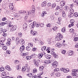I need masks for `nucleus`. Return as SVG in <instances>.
Wrapping results in <instances>:
<instances>
[{"label":"nucleus","mask_w":78,"mask_h":78,"mask_svg":"<svg viewBox=\"0 0 78 78\" xmlns=\"http://www.w3.org/2000/svg\"><path fill=\"white\" fill-rule=\"evenodd\" d=\"M69 71V69L64 68L63 72H64V73H67V72H68Z\"/></svg>","instance_id":"20"},{"label":"nucleus","mask_w":78,"mask_h":78,"mask_svg":"<svg viewBox=\"0 0 78 78\" xmlns=\"http://www.w3.org/2000/svg\"><path fill=\"white\" fill-rule=\"evenodd\" d=\"M7 45H8V46H9L11 44V43H10V41H8L6 43Z\"/></svg>","instance_id":"46"},{"label":"nucleus","mask_w":78,"mask_h":78,"mask_svg":"<svg viewBox=\"0 0 78 78\" xmlns=\"http://www.w3.org/2000/svg\"><path fill=\"white\" fill-rule=\"evenodd\" d=\"M56 76H61V74L57 72L55 74Z\"/></svg>","instance_id":"32"},{"label":"nucleus","mask_w":78,"mask_h":78,"mask_svg":"<svg viewBox=\"0 0 78 78\" xmlns=\"http://www.w3.org/2000/svg\"><path fill=\"white\" fill-rule=\"evenodd\" d=\"M19 62V61L18 60H16L14 62V63L15 64H18Z\"/></svg>","instance_id":"49"},{"label":"nucleus","mask_w":78,"mask_h":78,"mask_svg":"<svg viewBox=\"0 0 78 78\" xmlns=\"http://www.w3.org/2000/svg\"><path fill=\"white\" fill-rule=\"evenodd\" d=\"M46 12L45 11H43L42 13L41 14V16L42 17H44V16H45L46 14Z\"/></svg>","instance_id":"25"},{"label":"nucleus","mask_w":78,"mask_h":78,"mask_svg":"<svg viewBox=\"0 0 78 78\" xmlns=\"http://www.w3.org/2000/svg\"><path fill=\"white\" fill-rule=\"evenodd\" d=\"M6 53L8 54H9H9L11 53V51H10V50H7L6 51Z\"/></svg>","instance_id":"60"},{"label":"nucleus","mask_w":78,"mask_h":78,"mask_svg":"<svg viewBox=\"0 0 78 78\" xmlns=\"http://www.w3.org/2000/svg\"><path fill=\"white\" fill-rule=\"evenodd\" d=\"M64 8L65 9H66V10H67V9H69V7L67 6H65L64 7Z\"/></svg>","instance_id":"61"},{"label":"nucleus","mask_w":78,"mask_h":78,"mask_svg":"<svg viewBox=\"0 0 78 78\" xmlns=\"http://www.w3.org/2000/svg\"><path fill=\"white\" fill-rule=\"evenodd\" d=\"M20 55L21 56H27L28 55V53L27 52L25 53H24L23 52H21L20 53Z\"/></svg>","instance_id":"11"},{"label":"nucleus","mask_w":78,"mask_h":78,"mask_svg":"<svg viewBox=\"0 0 78 78\" xmlns=\"http://www.w3.org/2000/svg\"><path fill=\"white\" fill-rule=\"evenodd\" d=\"M62 38H61L59 37H57L55 38V40L56 41H60V40L62 39Z\"/></svg>","instance_id":"18"},{"label":"nucleus","mask_w":78,"mask_h":78,"mask_svg":"<svg viewBox=\"0 0 78 78\" xmlns=\"http://www.w3.org/2000/svg\"><path fill=\"white\" fill-rule=\"evenodd\" d=\"M71 24H69V27H71L72 26H73L74 24L73 23H70Z\"/></svg>","instance_id":"58"},{"label":"nucleus","mask_w":78,"mask_h":78,"mask_svg":"<svg viewBox=\"0 0 78 78\" xmlns=\"http://www.w3.org/2000/svg\"><path fill=\"white\" fill-rule=\"evenodd\" d=\"M27 75L29 77H32L33 76V75H32V73H28L27 74Z\"/></svg>","instance_id":"30"},{"label":"nucleus","mask_w":78,"mask_h":78,"mask_svg":"<svg viewBox=\"0 0 78 78\" xmlns=\"http://www.w3.org/2000/svg\"><path fill=\"white\" fill-rule=\"evenodd\" d=\"M50 49V47L48 48L47 49V51L48 53H50V51H49Z\"/></svg>","instance_id":"55"},{"label":"nucleus","mask_w":78,"mask_h":78,"mask_svg":"<svg viewBox=\"0 0 78 78\" xmlns=\"http://www.w3.org/2000/svg\"><path fill=\"white\" fill-rule=\"evenodd\" d=\"M51 24L49 23H48L46 25V27H51Z\"/></svg>","instance_id":"54"},{"label":"nucleus","mask_w":78,"mask_h":78,"mask_svg":"<svg viewBox=\"0 0 78 78\" xmlns=\"http://www.w3.org/2000/svg\"><path fill=\"white\" fill-rule=\"evenodd\" d=\"M55 46L57 47H58V48H60L62 46V44L61 43H57L56 44H55Z\"/></svg>","instance_id":"10"},{"label":"nucleus","mask_w":78,"mask_h":78,"mask_svg":"<svg viewBox=\"0 0 78 78\" xmlns=\"http://www.w3.org/2000/svg\"><path fill=\"white\" fill-rule=\"evenodd\" d=\"M16 45H18L19 44V42L21 44H23L25 41H23V39H21L20 41H19V38L16 37Z\"/></svg>","instance_id":"2"},{"label":"nucleus","mask_w":78,"mask_h":78,"mask_svg":"<svg viewBox=\"0 0 78 78\" xmlns=\"http://www.w3.org/2000/svg\"><path fill=\"white\" fill-rule=\"evenodd\" d=\"M73 1L76 3V5L78 4V0H73Z\"/></svg>","instance_id":"59"},{"label":"nucleus","mask_w":78,"mask_h":78,"mask_svg":"<svg viewBox=\"0 0 78 78\" xmlns=\"http://www.w3.org/2000/svg\"><path fill=\"white\" fill-rule=\"evenodd\" d=\"M45 57L47 59H50L51 58V56L50 55H45Z\"/></svg>","instance_id":"24"},{"label":"nucleus","mask_w":78,"mask_h":78,"mask_svg":"<svg viewBox=\"0 0 78 78\" xmlns=\"http://www.w3.org/2000/svg\"><path fill=\"white\" fill-rule=\"evenodd\" d=\"M73 51H69L68 52V53L69 54V56H72V55H73Z\"/></svg>","instance_id":"15"},{"label":"nucleus","mask_w":78,"mask_h":78,"mask_svg":"<svg viewBox=\"0 0 78 78\" xmlns=\"http://www.w3.org/2000/svg\"><path fill=\"white\" fill-rule=\"evenodd\" d=\"M58 21L57 22V23H58V24L59 25H60L61 24V22H60V21H61V17H59L58 18Z\"/></svg>","instance_id":"22"},{"label":"nucleus","mask_w":78,"mask_h":78,"mask_svg":"<svg viewBox=\"0 0 78 78\" xmlns=\"http://www.w3.org/2000/svg\"><path fill=\"white\" fill-rule=\"evenodd\" d=\"M75 22V20L73 19H72L70 21V23H73Z\"/></svg>","instance_id":"43"},{"label":"nucleus","mask_w":78,"mask_h":78,"mask_svg":"<svg viewBox=\"0 0 78 78\" xmlns=\"http://www.w3.org/2000/svg\"><path fill=\"white\" fill-rule=\"evenodd\" d=\"M58 64V62L56 61H54L52 64V66H53V67L54 68H56Z\"/></svg>","instance_id":"4"},{"label":"nucleus","mask_w":78,"mask_h":78,"mask_svg":"<svg viewBox=\"0 0 78 78\" xmlns=\"http://www.w3.org/2000/svg\"><path fill=\"white\" fill-rule=\"evenodd\" d=\"M24 49L25 46L23 45L21 46L20 48V51H23Z\"/></svg>","instance_id":"19"},{"label":"nucleus","mask_w":78,"mask_h":78,"mask_svg":"<svg viewBox=\"0 0 78 78\" xmlns=\"http://www.w3.org/2000/svg\"><path fill=\"white\" fill-rule=\"evenodd\" d=\"M27 70V69H26V68L24 66L23 67L22 69V70L23 71H25V70Z\"/></svg>","instance_id":"47"},{"label":"nucleus","mask_w":78,"mask_h":78,"mask_svg":"<svg viewBox=\"0 0 78 78\" xmlns=\"http://www.w3.org/2000/svg\"><path fill=\"white\" fill-rule=\"evenodd\" d=\"M43 55H45V53L43 52L42 53L39 54L38 55V58H39L40 59L41 58H42V57L43 56Z\"/></svg>","instance_id":"9"},{"label":"nucleus","mask_w":78,"mask_h":78,"mask_svg":"<svg viewBox=\"0 0 78 78\" xmlns=\"http://www.w3.org/2000/svg\"><path fill=\"white\" fill-rule=\"evenodd\" d=\"M28 45L29 46V47H33V43H30L28 44Z\"/></svg>","instance_id":"48"},{"label":"nucleus","mask_w":78,"mask_h":78,"mask_svg":"<svg viewBox=\"0 0 78 78\" xmlns=\"http://www.w3.org/2000/svg\"><path fill=\"white\" fill-rule=\"evenodd\" d=\"M31 57L30 56H27L26 57V59L27 60H30V59H31Z\"/></svg>","instance_id":"40"},{"label":"nucleus","mask_w":78,"mask_h":78,"mask_svg":"<svg viewBox=\"0 0 78 78\" xmlns=\"http://www.w3.org/2000/svg\"><path fill=\"white\" fill-rule=\"evenodd\" d=\"M45 48H46V47L45 46H44L42 48L41 50L43 51H44L45 50Z\"/></svg>","instance_id":"34"},{"label":"nucleus","mask_w":78,"mask_h":78,"mask_svg":"<svg viewBox=\"0 0 78 78\" xmlns=\"http://www.w3.org/2000/svg\"><path fill=\"white\" fill-rule=\"evenodd\" d=\"M65 4H66V2L64 1H62L60 2V5L62 6H64L65 5Z\"/></svg>","instance_id":"12"},{"label":"nucleus","mask_w":78,"mask_h":78,"mask_svg":"<svg viewBox=\"0 0 78 78\" xmlns=\"http://www.w3.org/2000/svg\"><path fill=\"white\" fill-rule=\"evenodd\" d=\"M2 78L3 77H4L3 76H6V72L4 71V72H2Z\"/></svg>","instance_id":"28"},{"label":"nucleus","mask_w":78,"mask_h":78,"mask_svg":"<svg viewBox=\"0 0 78 78\" xmlns=\"http://www.w3.org/2000/svg\"><path fill=\"white\" fill-rule=\"evenodd\" d=\"M44 69V68L43 66H40L39 68V70H40V71H43Z\"/></svg>","instance_id":"29"},{"label":"nucleus","mask_w":78,"mask_h":78,"mask_svg":"<svg viewBox=\"0 0 78 78\" xmlns=\"http://www.w3.org/2000/svg\"><path fill=\"white\" fill-rule=\"evenodd\" d=\"M31 34H32L34 36H36V35H37V32L36 31H33L31 30L30 31Z\"/></svg>","instance_id":"14"},{"label":"nucleus","mask_w":78,"mask_h":78,"mask_svg":"<svg viewBox=\"0 0 78 78\" xmlns=\"http://www.w3.org/2000/svg\"><path fill=\"white\" fill-rule=\"evenodd\" d=\"M69 17H73V13H70L69 15Z\"/></svg>","instance_id":"39"},{"label":"nucleus","mask_w":78,"mask_h":78,"mask_svg":"<svg viewBox=\"0 0 78 78\" xmlns=\"http://www.w3.org/2000/svg\"><path fill=\"white\" fill-rule=\"evenodd\" d=\"M75 48H78V43H76L75 45Z\"/></svg>","instance_id":"64"},{"label":"nucleus","mask_w":78,"mask_h":78,"mask_svg":"<svg viewBox=\"0 0 78 78\" xmlns=\"http://www.w3.org/2000/svg\"><path fill=\"white\" fill-rule=\"evenodd\" d=\"M26 48L27 50H28V51H30V50H31V48H30V47L28 46H27L26 47Z\"/></svg>","instance_id":"44"},{"label":"nucleus","mask_w":78,"mask_h":78,"mask_svg":"<svg viewBox=\"0 0 78 78\" xmlns=\"http://www.w3.org/2000/svg\"><path fill=\"white\" fill-rule=\"evenodd\" d=\"M61 31L62 32L65 33V32H66V28L63 27L62 28V29H61Z\"/></svg>","instance_id":"33"},{"label":"nucleus","mask_w":78,"mask_h":78,"mask_svg":"<svg viewBox=\"0 0 78 78\" xmlns=\"http://www.w3.org/2000/svg\"><path fill=\"white\" fill-rule=\"evenodd\" d=\"M62 16L63 17H65V16H66V13H65V12L64 11H63L62 12Z\"/></svg>","instance_id":"31"},{"label":"nucleus","mask_w":78,"mask_h":78,"mask_svg":"<svg viewBox=\"0 0 78 78\" xmlns=\"http://www.w3.org/2000/svg\"><path fill=\"white\" fill-rule=\"evenodd\" d=\"M23 28L24 30H27V24L26 23H25L23 24Z\"/></svg>","instance_id":"16"},{"label":"nucleus","mask_w":78,"mask_h":78,"mask_svg":"<svg viewBox=\"0 0 78 78\" xmlns=\"http://www.w3.org/2000/svg\"><path fill=\"white\" fill-rule=\"evenodd\" d=\"M17 28V26H14L12 27L10 29V31H14L15 30H16Z\"/></svg>","instance_id":"5"},{"label":"nucleus","mask_w":78,"mask_h":78,"mask_svg":"<svg viewBox=\"0 0 78 78\" xmlns=\"http://www.w3.org/2000/svg\"><path fill=\"white\" fill-rule=\"evenodd\" d=\"M55 50V49H52V51H51V55H53L54 57L55 58H58V55H56V53L55 52L53 51Z\"/></svg>","instance_id":"3"},{"label":"nucleus","mask_w":78,"mask_h":78,"mask_svg":"<svg viewBox=\"0 0 78 78\" xmlns=\"http://www.w3.org/2000/svg\"><path fill=\"white\" fill-rule=\"evenodd\" d=\"M56 6V4H53L52 5V8H54Z\"/></svg>","instance_id":"50"},{"label":"nucleus","mask_w":78,"mask_h":78,"mask_svg":"<svg viewBox=\"0 0 78 78\" xmlns=\"http://www.w3.org/2000/svg\"><path fill=\"white\" fill-rule=\"evenodd\" d=\"M16 69H17L18 70H20V68H19V66H16Z\"/></svg>","instance_id":"56"},{"label":"nucleus","mask_w":78,"mask_h":78,"mask_svg":"<svg viewBox=\"0 0 78 78\" xmlns=\"http://www.w3.org/2000/svg\"><path fill=\"white\" fill-rule=\"evenodd\" d=\"M5 68L6 70H8L9 71H11V68L9 66H5Z\"/></svg>","instance_id":"8"},{"label":"nucleus","mask_w":78,"mask_h":78,"mask_svg":"<svg viewBox=\"0 0 78 78\" xmlns=\"http://www.w3.org/2000/svg\"><path fill=\"white\" fill-rule=\"evenodd\" d=\"M50 62H50V60H46L44 61V63H45V64H50Z\"/></svg>","instance_id":"17"},{"label":"nucleus","mask_w":78,"mask_h":78,"mask_svg":"<svg viewBox=\"0 0 78 78\" xmlns=\"http://www.w3.org/2000/svg\"><path fill=\"white\" fill-rule=\"evenodd\" d=\"M69 31L70 33H73L75 32V30H74L72 28L69 30Z\"/></svg>","instance_id":"27"},{"label":"nucleus","mask_w":78,"mask_h":78,"mask_svg":"<svg viewBox=\"0 0 78 78\" xmlns=\"http://www.w3.org/2000/svg\"><path fill=\"white\" fill-rule=\"evenodd\" d=\"M7 48L8 47H7L6 46H4L2 48L4 50H7Z\"/></svg>","instance_id":"41"},{"label":"nucleus","mask_w":78,"mask_h":78,"mask_svg":"<svg viewBox=\"0 0 78 78\" xmlns=\"http://www.w3.org/2000/svg\"><path fill=\"white\" fill-rule=\"evenodd\" d=\"M9 8L11 10H12L14 9V6H13V4L12 3H10L9 4Z\"/></svg>","instance_id":"13"},{"label":"nucleus","mask_w":78,"mask_h":78,"mask_svg":"<svg viewBox=\"0 0 78 78\" xmlns=\"http://www.w3.org/2000/svg\"><path fill=\"white\" fill-rule=\"evenodd\" d=\"M69 12L70 13H72V14H73L74 13V10L72 8H69Z\"/></svg>","instance_id":"21"},{"label":"nucleus","mask_w":78,"mask_h":78,"mask_svg":"<svg viewBox=\"0 0 78 78\" xmlns=\"http://www.w3.org/2000/svg\"><path fill=\"white\" fill-rule=\"evenodd\" d=\"M38 41L40 43V44H41V45H43L44 44V43L43 42L41 41V40H39Z\"/></svg>","instance_id":"51"},{"label":"nucleus","mask_w":78,"mask_h":78,"mask_svg":"<svg viewBox=\"0 0 78 78\" xmlns=\"http://www.w3.org/2000/svg\"><path fill=\"white\" fill-rule=\"evenodd\" d=\"M37 69H33V73H37Z\"/></svg>","instance_id":"45"},{"label":"nucleus","mask_w":78,"mask_h":78,"mask_svg":"<svg viewBox=\"0 0 78 78\" xmlns=\"http://www.w3.org/2000/svg\"><path fill=\"white\" fill-rule=\"evenodd\" d=\"M3 39H4V40H2L0 42V47H3V45H4V44H3V42H4V41H5V38H3Z\"/></svg>","instance_id":"7"},{"label":"nucleus","mask_w":78,"mask_h":78,"mask_svg":"<svg viewBox=\"0 0 78 78\" xmlns=\"http://www.w3.org/2000/svg\"><path fill=\"white\" fill-rule=\"evenodd\" d=\"M78 41V38L77 37L74 38V41Z\"/></svg>","instance_id":"57"},{"label":"nucleus","mask_w":78,"mask_h":78,"mask_svg":"<svg viewBox=\"0 0 78 78\" xmlns=\"http://www.w3.org/2000/svg\"><path fill=\"white\" fill-rule=\"evenodd\" d=\"M8 23V22L7 21L5 22H3L1 23L0 25H4L5 24H7Z\"/></svg>","instance_id":"37"},{"label":"nucleus","mask_w":78,"mask_h":78,"mask_svg":"<svg viewBox=\"0 0 78 78\" xmlns=\"http://www.w3.org/2000/svg\"><path fill=\"white\" fill-rule=\"evenodd\" d=\"M46 5H47V2L44 1L41 4V6H46Z\"/></svg>","instance_id":"23"},{"label":"nucleus","mask_w":78,"mask_h":78,"mask_svg":"<svg viewBox=\"0 0 78 78\" xmlns=\"http://www.w3.org/2000/svg\"><path fill=\"white\" fill-rule=\"evenodd\" d=\"M34 63L35 66H36V67H38V66H39V62L36 60H34Z\"/></svg>","instance_id":"6"},{"label":"nucleus","mask_w":78,"mask_h":78,"mask_svg":"<svg viewBox=\"0 0 78 78\" xmlns=\"http://www.w3.org/2000/svg\"><path fill=\"white\" fill-rule=\"evenodd\" d=\"M54 72H58V71H59V69L58 68L55 69H54Z\"/></svg>","instance_id":"62"},{"label":"nucleus","mask_w":78,"mask_h":78,"mask_svg":"<svg viewBox=\"0 0 78 78\" xmlns=\"http://www.w3.org/2000/svg\"><path fill=\"white\" fill-rule=\"evenodd\" d=\"M5 70V68L3 67H1L0 68V71L1 72H2V71H4Z\"/></svg>","instance_id":"35"},{"label":"nucleus","mask_w":78,"mask_h":78,"mask_svg":"<svg viewBox=\"0 0 78 78\" xmlns=\"http://www.w3.org/2000/svg\"><path fill=\"white\" fill-rule=\"evenodd\" d=\"M35 25L36 27H39L40 24H39L37 23L36 25V21H34L29 25V27L32 28H34Z\"/></svg>","instance_id":"1"},{"label":"nucleus","mask_w":78,"mask_h":78,"mask_svg":"<svg viewBox=\"0 0 78 78\" xmlns=\"http://www.w3.org/2000/svg\"><path fill=\"white\" fill-rule=\"evenodd\" d=\"M73 15L74 16L76 17H78V13L77 12L74 13Z\"/></svg>","instance_id":"36"},{"label":"nucleus","mask_w":78,"mask_h":78,"mask_svg":"<svg viewBox=\"0 0 78 78\" xmlns=\"http://www.w3.org/2000/svg\"><path fill=\"white\" fill-rule=\"evenodd\" d=\"M57 37H59L62 38H63V36H62V35H61V34H60L59 33L58 34Z\"/></svg>","instance_id":"26"},{"label":"nucleus","mask_w":78,"mask_h":78,"mask_svg":"<svg viewBox=\"0 0 78 78\" xmlns=\"http://www.w3.org/2000/svg\"><path fill=\"white\" fill-rule=\"evenodd\" d=\"M62 54H65L66 53V51L63 50L62 51Z\"/></svg>","instance_id":"63"},{"label":"nucleus","mask_w":78,"mask_h":78,"mask_svg":"<svg viewBox=\"0 0 78 78\" xmlns=\"http://www.w3.org/2000/svg\"><path fill=\"white\" fill-rule=\"evenodd\" d=\"M52 29L54 31H56V29H57V27L56 26H54L52 28Z\"/></svg>","instance_id":"52"},{"label":"nucleus","mask_w":78,"mask_h":78,"mask_svg":"<svg viewBox=\"0 0 78 78\" xmlns=\"http://www.w3.org/2000/svg\"><path fill=\"white\" fill-rule=\"evenodd\" d=\"M72 75L73 77H76V73H72Z\"/></svg>","instance_id":"42"},{"label":"nucleus","mask_w":78,"mask_h":78,"mask_svg":"<svg viewBox=\"0 0 78 78\" xmlns=\"http://www.w3.org/2000/svg\"><path fill=\"white\" fill-rule=\"evenodd\" d=\"M18 35L19 37H22V33H18Z\"/></svg>","instance_id":"53"},{"label":"nucleus","mask_w":78,"mask_h":78,"mask_svg":"<svg viewBox=\"0 0 78 78\" xmlns=\"http://www.w3.org/2000/svg\"><path fill=\"white\" fill-rule=\"evenodd\" d=\"M50 18L51 19V20H53V19H54V15H51L50 16Z\"/></svg>","instance_id":"38"}]
</instances>
